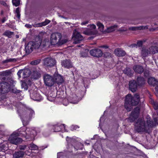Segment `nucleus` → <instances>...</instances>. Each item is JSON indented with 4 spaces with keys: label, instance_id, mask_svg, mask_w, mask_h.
<instances>
[{
    "label": "nucleus",
    "instance_id": "obj_1",
    "mask_svg": "<svg viewBox=\"0 0 158 158\" xmlns=\"http://www.w3.org/2000/svg\"><path fill=\"white\" fill-rule=\"evenodd\" d=\"M139 101L140 97L138 94H135L134 97L131 94H128L126 97L125 108L128 111H130L132 109V106L137 105Z\"/></svg>",
    "mask_w": 158,
    "mask_h": 158
},
{
    "label": "nucleus",
    "instance_id": "obj_2",
    "mask_svg": "<svg viewBox=\"0 0 158 158\" xmlns=\"http://www.w3.org/2000/svg\"><path fill=\"white\" fill-rule=\"evenodd\" d=\"M149 122H151L149 120ZM148 125H146L145 121L143 118H139L136 121L135 124V131L138 133L143 132L147 133L149 129V125L151 123L147 120Z\"/></svg>",
    "mask_w": 158,
    "mask_h": 158
},
{
    "label": "nucleus",
    "instance_id": "obj_3",
    "mask_svg": "<svg viewBox=\"0 0 158 158\" xmlns=\"http://www.w3.org/2000/svg\"><path fill=\"white\" fill-rule=\"evenodd\" d=\"M41 40L39 38L34 41L29 42L25 47V50L27 54L31 53L34 49H38L40 47Z\"/></svg>",
    "mask_w": 158,
    "mask_h": 158
},
{
    "label": "nucleus",
    "instance_id": "obj_4",
    "mask_svg": "<svg viewBox=\"0 0 158 158\" xmlns=\"http://www.w3.org/2000/svg\"><path fill=\"white\" fill-rule=\"evenodd\" d=\"M61 37V35L60 33H56L52 34L51 35L50 39L51 44L54 45L57 44L61 45L66 43L67 40L66 39L62 40L60 41Z\"/></svg>",
    "mask_w": 158,
    "mask_h": 158
},
{
    "label": "nucleus",
    "instance_id": "obj_5",
    "mask_svg": "<svg viewBox=\"0 0 158 158\" xmlns=\"http://www.w3.org/2000/svg\"><path fill=\"white\" fill-rule=\"evenodd\" d=\"M17 133H13L9 137L8 141L11 143L17 145L22 142V139L18 137Z\"/></svg>",
    "mask_w": 158,
    "mask_h": 158
},
{
    "label": "nucleus",
    "instance_id": "obj_6",
    "mask_svg": "<svg viewBox=\"0 0 158 158\" xmlns=\"http://www.w3.org/2000/svg\"><path fill=\"white\" fill-rule=\"evenodd\" d=\"M10 84L9 82L2 81L0 83V93L5 94L9 91Z\"/></svg>",
    "mask_w": 158,
    "mask_h": 158
},
{
    "label": "nucleus",
    "instance_id": "obj_7",
    "mask_svg": "<svg viewBox=\"0 0 158 158\" xmlns=\"http://www.w3.org/2000/svg\"><path fill=\"white\" fill-rule=\"evenodd\" d=\"M140 109L139 107H135L132 111L128 118L129 121L130 122H133L138 117Z\"/></svg>",
    "mask_w": 158,
    "mask_h": 158
},
{
    "label": "nucleus",
    "instance_id": "obj_8",
    "mask_svg": "<svg viewBox=\"0 0 158 158\" xmlns=\"http://www.w3.org/2000/svg\"><path fill=\"white\" fill-rule=\"evenodd\" d=\"M44 79L45 85L48 86H51L54 83V80L50 75L46 74L44 76Z\"/></svg>",
    "mask_w": 158,
    "mask_h": 158
},
{
    "label": "nucleus",
    "instance_id": "obj_9",
    "mask_svg": "<svg viewBox=\"0 0 158 158\" xmlns=\"http://www.w3.org/2000/svg\"><path fill=\"white\" fill-rule=\"evenodd\" d=\"M11 73V72L9 70H6L0 74V79L2 81H6L9 82L10 80V77L8 76Z\"/></svg>",
    "mask_w": 158,
    "mask_h": 158
},
{
    "label": "nucleus",
    "instance_id": "obj_10",
    "mask_svg": "<svg viewBox=\"0 0 158 158\" xmlns=\"http://www.w3.org/2000/svg\"><path fill=\"white\" fill-rule=\"evenodd\" d=\"M73 38L74 40L73 43L75 44L80 43L83 40V37L78 32L75 31L73 33Z\"/></svg>",
    "mask_w": 158,
    "mask_h": 158
},
{
    "label": "nucleus",
    "instance_id": "obj_11",
    "mask_svg": "<svg viewBox=\"0 0 158 158\" xmlns=\"http://www.w3.org/2000/svg\"><path fill=\"white\" fill-rule=\"evenodd\" d=\"M89 53L92 56L97 57H101L102 55V52L99 49L96 48L90 50Z\"/></svg>",
    "mask_w": 158,
    "mask_h": 158
},
{
    "label": "nucleus",
    "instance_id": "obj_12",
    "mask_svg": "<svg viewBox=\"0 0 158 158\" xmlns=\"http://www.w3.org/2000/svg\"><path fill=\"white\" fill-rule=\"evenodd\" d=\"M44 64L46 67H51L54 65L55 61L51 57H47L44 60Z\"/></svg>",
    "mask_w": 158,
    "mask_h": 158
},
{
    "label": "nucleus",
    "instance_id": "obj_13",
    "mask_svg": "<svg viewBox=\"0 0 158 158\" xmlns=\"http://www.w3.org/2000/svg\"><path fill=\"white\" fill-rule=\"evenodd\" d=\"M137 82L135 80L130 81L129 83V89L133 92H135L137 89Z\"/></svg>",
    "mask_w": 158,
    "mask_h": 158
},
{
    "label": "nucleus",
    "instance_id": "obj_14",
    "mask_svg": "<svg viewBox=\"0 0 158 158\" xmlns=\"http://www.w3.org/2000/svg\"><path fill=\"white\" fill-rule=\"evenodd\" d=\"M35 131L33 130H27L26 131H23V133H22L23 136L26 138V139L29 138V137L31 138L33 137L35 135H34V133L35 132Z\"/></svg>",
    "mask_w": 158,
    "mask_h": 158
},
{
    "label": "nucleus",
    "instance_id": "obj_15",
    "mask_svg": "<svg viewBox=\"0 0 158 158\" xmlns=\"http://www.w3.org/2000/svg\"><path fill=\"white\" fill-rule=\"evenodd\" d=\"M61 65L64 68L69 69L73 67L72 64L69 60H63L61 62Z\"/></svg>",
    "mask_w": 158,
    "mask_h": 158
},
{
    "label": "nucleus",
    "instance_id": "obj_16",
    "mask_svg": "<svg viewBox=\"0 0 158 158\" xmlns=\"http://www.w3.org/2000/svg\"><path fill=\"white\" fill-rule=\"evenodd\" d=\"M114 53L115 55L118 56H123L126 54L125 51L121 48L115 49L114 51Z\"/></svg>",
    "mask_w": 158,
    "mask_h": 158
},
{
    "label": "nucleus",
    "instance_id": "obj_17",
    "mask_svg": "<svg viewBox=\"0 0 158 158\" xmlns=\"http://www.w3.org/2000/svg\"><path fill=\"white\" fill-rule=\"evenodd\" d=\"M83 33L87 35H94L97 33V31L96 30H94L92 29L87 28L83 31Z\"/></svg>",
    "mask_w": 158,
    "mask_h": 158
},
{
    "label": "nucleus",
    "instance_id": "obj_18",
    "mask_svg": "<svg viewBox=\"0 0 158 158\" xmlns=\"http://www.w3.org/2000/svg\"><path fill=\"white\" fill-rule=\"evenodd\" d=\"M133 69L135 72L139 74L142 73L144 71L143 68L139 65H135L133 67Z\"/></svg>",
    "mask_w": 158,
    "mask_h": 158
},
{
    "label": "nucleus",
    "instance_id": "obj_19",
    "mask_svg": "<svg viewBox=\"0 0 158 158\" xmlns=\"http://www.w3.org/2000/svg\"><path fill=\"white\" fill-rule=\"evenodd\" d=\"M30 97L34 100L39 101L41 96L39 93L35 91L30 93Z\"/></svg>",
    "mask_w": 158,
    "mask_h": 158
},
{
    "label": "nucleus",
    "instance_id": "obj_20",
    "mask_svg": "<svg viewBox=\"0 0 158 158\" xmlns=\"http://www.w3.org/2000/svg\"><path fill=\"white\" fill-rule=\"evenodd\" d=\"M53 79L54 80V82L58 84L62 83L64 81L63 77L60 75H57L55 76Z\"/></svg>",
    "mask_w": 158,
    "mask_h": 158
},
{
    "label": "nucleus",
    "instance_id": "obj_21",
    "mask_svg": "<svg viewBox=\"0 0 158 158\" xmlns=\"http://www.w3.org/2000/svg\"><path fill=\"white\" fill-rule=\"evenodd\" d=\"M50 21L48 19H46L44 21L39 23L37 24L34 25L33 26L34 27H42L43 26H45L48 24L50 22Z\"/></svg>",
    "mask_w": 158,
    "mask_h": 158
},
{
    "label": "nucleus",
    "instance_id": "obj_22",
    "mask_svg": "<svg viewBox=\"0 0 158 158\" xmlns=\"http://www.w3.org/2000/svg\"><path fill=\"white\" fill-rule=\"evenodd\" d=\"M148 29V26H140L139 27H133L129 28V30L132 31Z\"/></svg>",
    "mask_w": 158,
    "mask_h": 158
},
{
    "label": "nucleus",
    "instance_id": "obj_23",
    "mask_svg": "<svg viewBox=\"0 0 158 158\" xmlns=\"http://www.w3.org/2000/svg\"><path fill=\"white\" fill-rule=\"evenodd\" d=\"M150 54L149 50L145 48H143L141 50V54L142 57H145Z\"/></svg>",
    "mask_w": 158,
    "mask_h": 158
},
{
    "label": "nucleus",
    "instance_id": "obj_24",
    "mask_svg": "<svg viewBox=\"0 0 158 158\" xmlns=\"http://www.w3.org/2000/svg\"><path fill=\"white\" fill-rule=\"evenodd\" d=\"M41 71L40 69H36L33 71V76L35 79H37L41 76Z\"/></svg>",
    "mask_w": 158,
    "mask_h": 158
},
{
    "label": "nucleus",
    "instance_id": "obj_25",
    "mask_svg": "<svg viewBox=\"0 0 158 158\" xmlns=\"http://www.w3.org/2000/svg\"><path fill=\"white\" fill-rule=\"evenodd\" d=\"M24 154L23 152L19 151L15 152L13 155L14 158H21L23 157Z\"/></svg>",
    "mask_w": 158,
    "mask_h": 158
},
{
    "label": "nucleus",
    "instance_id": "obj_26",
    "mask_svg": "<svg viewBox=\"0 0 158 158\" xmlns=\"http://www.w3.org/2000/svg\"><path fill=\"white\" fill-rule=\"evenodd\" d=\"M137 82L138 85L141 86L145 84V80L143 77H139L137 78Z\"/></svg>",
    "mask_w": 158,
    "mask_h": 158
},
{
    "label": "nucleus",
    "instance_id": "obj_27",
    "mask_svg": "<svg viewBox=\"0 0 158 158\" xmlns=\"http://www.w3.org/2000/svg\"><path fill=\"white\" fill-rule=\"evenodd\" d=\"M23 77L25 78L29 77L31 74V71L29 69H26L23 70Z\"/></svg>",
    "mask_w": 158,
    "mask_h": 158
},
{
    "label": "nucleus",
    "instance_id": "obj_28",
    "mask_svg": "<svg viewBox=\"0 0 158 158\" xmlns=\"http://www.w3.org/2000/svg\"><path fill=\"white\" fill-rule=\"evenodd\" d=\"M150 54H155L158 52V47L156 46H152L149 48Z\"/></svg>",
    "mask_w": 158,
    "mask_h": 158
},
{
    "label": "nucleus",
    "instance_id": "obj_29",
    "mask_svg": "<svg viewBox=\"0 0 158 158\" xmlns=\"http://www.w3.org/2000/svg\"><path fill=\"white\" fill-rule=\"evenodd\" d=\"M124 73L128 76L131 77L133 75V72L131 69L129 68H127L123 70Z\"/></svg>",
    "mask_w": 158,
    "mask_h": 158
},
{
    "label": "nucleus",
    "instance_id": "obj_30",
    "mask_svg": "<svg viewBox=\"0 0 158 158\" xmlns=\"http://www.w3.org/2000/svg\"><path fill=\"white\" fill-rule=\"evenodd\" d=\"M65 127L64 124H63L60 126L56 125L55 126V128L54 129V131L58 132L60 131L62 129Z\"/></svg>",
    "mask_w": 158,
    "mask_h": 158
},
{
    "label": "nucleus",
    "instance_id": "obj_31",
    "mask_svg": "<svg viewBox=\"0 0 158 158\" xmlns=\"http://www.w3.org/2000/svg\"><path fill=\"white\" fill-rule=\"evenodd\" d=\"M49 42L47 40H45L43 41L41 40L40 47L42 48L45 47L49 44Z\"/></svg>",
    "mask_w": 158,
    "mask_h": 158
},
{
    "label": "nucleus",
    "instance_id": "obj_32",
    "mask_svg": "<svg viewBox=\"0 0 158 158\" xmlns=\"http://www.w3.org/2000/svg\"><path fill=\"white\" fill-rule=\"evenodd\" d=\"M18 58H10L9 59H7L4 60L3 61V63H6L9 62H15L18 60Z\"/></svg>",
    "mask_w": 158,
    "mask_h": 158
},
{
    "label": "nucleus",
    "instance_id": "obj_33",
    "mask_svg": "<svg viewBox=\"0 0 158 158\" xmlns=\"http://www.w3.org/2000/svg\"><path fill=\"white\" fill-rule=\"evenodd\" d=\"M97 26L98 27V28L99 30L101 32L103 31L104 28V25L99 22H98L96 24Z\"/></svg>",
    "mask_w": 158,
    "mask_h": 158
},
{
    "label": "nucleus",
    "instance_id": "obj_34",
    "mask_svg": "<svg viewBox=\"0 0 158 158\" xmlns=\"http://www.w3.org/2000/svg\"><path fill=\"white\" fill-rule=\"evenodd\" d=\"M117 27V25H114L113 26L107 28V31L108 32H111L115 30V28Z\"/></svg>",
    "mask_w": 158,
    "mask_h": 158
},
{
    "label": "nucleus",
    "instance_id": "obj_35",
    "mask_svg": "<svg viewBox=\"0 0 158 158\" xmlns=\"http://www.w3.org/2000/svg\"><path fill=\"white\" fill-rule=\"evenodd\" d=\"M148 82L149 84L152 85H154L156 83L155 79L152 77L148 78Z\"/></svg>",
    "mask_w": 158,
    "mask_h": 158
},
{
    "label": "nucleus",
    "instance_id": "obj_36",
    "mask_svg": "<svg viewBox=\"0 0 158 158\" xmlns=\"http://www.w3.org/2000/svg\"><path fill=\"white\" fill-rule=\"evenodd\" d=\"M14 34L13 32H12L9 31H6L3 34V35L7 36L9 38H11V36Z\"/></svg>",
    "mask_w": 158,
    "mask_h": 158
},
{
    "label": "nucleus",
    "instance_id": "obj_37",
    "mask_svg": "<svg viewBox=\"0 0 158 158\" xmlns=\"http://www.w3.org/2000/svg\"><path fill=\"white\" fill-rule=\"evenodd\" d=\"M20 2V0H12L13 5L16 7L19 6Z\"/></svg>",
    "mask_w": 158,
    "mask_h": 158
},
{
    "label": "nucleus",
    "instance_id": "obj_38",
    "mask_svg": "<svg viewBox=\"0 0 158 158\" xmlns=\"http://www.w3.org/2000/svg\"><path fill=\"white\" fill-rule=\"evenodd\" d=\"M89 51V50L86 49H84L81 52V55L82 56L85 57L87 55V53Z\"/></svg>",
    "mask_w": 158,
    "mask_h": 158
},
{
    "label": "nucleus",
    "instance_id": "obj_39",
    "mask_svg": "<svg viewBox=\"0 0 158 158\" xmlns=\"http://www.w3.org/2000/svg\"><path fill=\"white\" fill-rule=\"evenodd\" d=\"M40 61L41 60L38 59L31 61L30 64L31 65H37L39 64Z\"/></svg>",
    "mask_w": 158,
    "mask_h": 158
},
{
    "label": "nucleus",
    "instance_id": "obj_40",
    "mask_svg": "<svg viewBox=\"0 0 158 158\" xmlns=\"http://www.w3.org/2000/svg\"><path fill=\"white\" fill-rule=\"evenodd\" d=\"M22 87L23 88L24 90H27L28 89V86L27 83L24 82H23L22 83Z\"/></svg>",
    "mask_w": 158,
    "mask_h": 158
},
{
    "label": "nucleus",
    "instance_id": "obj_41",
    "mask_svg": "<svg viewBox=\"0 0 158 158\" xmlns=\"http://www.w3.org/2000/svg\"><path fill=\"white\" fill-rule=\"evenodd\" d=\"M30 147L31 148V150H35L38 149L37 146L34 144H30Z\"/></svg>",
    "mask_w": 158,
    "mask_h": 158
},
{
    "label": "nucleus",
    "instance_id": "obj_42",
    "mask_svg": "<svg viewBox=\"0 0 158 158\" xmlns=\"http://www.w3.org/2000/svg\"><path fill=\"white\" fill-rule=\"evenodd\" d=\"M154 108L155 110H157V113L158 115V104L156 102H154L153 104Z\"/></svg>",
    "mask_w": 158,
    "mask_h": 158
},
{
    "label": "nucleus",
    "instance_id": "obj_43",
    "mask_svg": "<svg viewBox=\"0 0 158 158\" xmlns=\"http://www.w3.org/2000/svg\"><path fill=\"white\" fill-rule=\"evenodd\" d=\"M66 140L69 143H70L71 144L72 143H71V142L72 141H73L74 139H72L70 138L69 137H67L66 138Z\"/></svg>",
    "mask_w": 158,
    "mask_h": 158
},
{
    "label": "nucleus",
    "instance_id": "obj_44",
    "mask_svg": "<svg viewBox=\"0 0 158 158\" xmlns=\"http://www.w3.org/2000/svg\"><path fill=\"white\" fill-rule=\"evenodd\" d=\"M23 70L22 69L19 70L17 73V75L18 76L19 78H20L21 77V74H23Z\"/></svg>",
    "mask_w": 158,
    "mask_h": 158
},
{
    "label": "nucleus",
    "instance_id": "obj_45",
    "mask_svg": "<svg viewBox=\"0 0 158 158\" xmlns=\"http://www.w3.org/2000/svg\"><path fill=\"white\" fill-rule=\"evenodd\" d=\"M90 29H92L94 30H95V29L96 28V26L94 24H91L90 25Z\"/></svg>",
    "mask_w": 158,
    "mask_h": 158
},
{
    "label": "nucleus",
    "instance_id": "obj_46",
    "mask_svg": "<svg viewBox=\"0 0 158 158\" xmlns=\"http://www.w3.org/2000/svg\"><path fill=\"white\" fill-rule=\"evenodd\" d=\"M26 145H20L19 146V149L22 150H24L26 148Z\"/></svg>",
    "mask_w": 158,
    "mask_h": 158
},
{
    "label": "nucleus",
    "instance_id": "obj_47",
    "mask_svg": "<svg viewBox=\"0 0 158 158\" xmlns=\"http://www.w3.org/2000/svg\"><path fill=\"white\" fill-rule=\"evenodd\" d=\"M142 42L141 41H139L137 42V46L138 45L139 47H141L142 45Z\"/></svg>",
    "mask_w": 158,
    "mask_h": 158
},
{
    "label": "nucleus",
    "instance_id": "obj_48",
    "mask_svg": "<svg viewBox=\"0 0 158 158\" xmlns=\"http://www.w3.org/2000/svg\"><path fill=\"white\" fill-rule=\"evenodd\" d=\"M149 71L148 70H146L144 71V76L147 77L149 75Z\"/></svg>",
    "mask_w": 158,
    "mask_h": 158
},
{
    "label": "nucleus",
    "instance_id": "obj_49",
    "mask_svg": "<svg viewBox=\"0 0 158 158\" xmlns=\"http://www.w3.org/2000/svg\"><path fill=\"white\" fill-rule=\"evenodd\" d=\"M30 113L29 115L30 117H31L32 116V115L34 113V111L32 110H29L28 113Z\"/></svg>",
    "mask_w": 158,
    "mask_h": 158
},
{
    "label": "nucleus",
    "instance_id": "obj_50",
    "mask_svg": "<svg viewBox=\"0 0 158 158\" xmlns=\"http://www.w3.org/2000/svg\"><path fill=\"white\" fill-rule=\"evenodd\" d=\"M129 47H131L132 48H137V44H133L131 45Z\"/></svg>",
    "mask_w": 158,
    "mask_h": 158
},
{
    "label": "nucleus",
    "instance_id": "obj_51",
    "mask_svg": "<svg viewBox=\"0 0 158 158\" xmlns=\"http://www.w3.org/2000/svg\"><path fill=\"white\" fill-rule=\"evenodd\" d=\"M13 92L15 93H19L20 92V90H15V89H13Z\"/></svg>",
    "mask_w": 158,
    "mask_h": 158
},
{
    "label": "nucleus",
    "instance_id": "obj_52",
    "mask_svg": "<svg viewBox=\"0 0 158 158\" xmlns=\"http://www.w3.org/2000/svg\"><path fill=\"white\" fill-rule=\"evenodd\" d=\"M25 27L28 28H31L32 27V26L31 25L28 24H26L25 25Z\"/></svg>",
    "mask_w": 158,
    "mask_h": 158
},
{
    "label": "nucleus",
    "instance_id": "obj_53",
    "mask_svg": "<svg viewBox=\"0 0 158 158\" xmlns=\"http://www.w3.org/2000/svg\"><path fill=\"white\" fill-rule=\"evenodd\" d=\"M0 4L4 6L7 5L6 3L3 1H0Z\"/></svg>",
    "mask_w": 158,
    "mask_h": 158
},
{
    "label": "nucleus",
    "instance_id": "obj_54",
    "mask_svg": "<svg viewBox=\"0 0 158 158\" xmlns=\"http://www.w3.org/2000/svg\"><path fill=\"white\" fill-rule=\"evenodd\" d=\"M88 23V21H85L81 23V24L82 25H85Z\"/></svg>",
    "mask_w": 158,
    "mask_h": 158
},
{
    "label": "nucleus",
    "instance_id": "obj_55",
    "mask_svg": "<svg viewBox=\"0 0 158 158\" xmlns=\"http://www.w3.org/2000/svg\"><path fill=\"white\" fill-rule=\"evenodd\" d=\"M16 14L20 13L19 8V7H18L16 9Z\"/></svg>",
    "mask_w": 158,
    "mask_h": 158
},
{
    "label": "nucleus",
    "instance_id": "obj_56",
    "mask_svg": "<svg viewBox=\"0 0 158 158\" xmlns=\"http://www.w3.org/2000/svg\"><path fill=\"white\" fill-rule=\"evenodd\" d=\"M6 20L5 17H4L2 19V23H4L5 21Z\"/></svg>",
    "mask_w": 158,
    "mask_h": 158
},
{
    "label": "nucleus",
    "instance_id": "obj_57",
    "mask_svg": "<svg viewBox=\"0 0 158 158\" xmlns=\"http://www.w3.org/2000/svg\"><path fill=\"white\" fill-rule=\"evenodd\" d=\"M17 17L19 19L20 16V13H17Z\"/></svg>",
    "mask_w": 158,
    "mask_h": 158
},
{
    "label": "nucleus",
    "instance_id": "obj_58",
    "mask_svg": "<svg viewBox=\"0 0 158 158\" xmlns=\"http://www.w3.org/2000/svg\"><path fill=\"white\" fill-rule=\"evenodd\" d=\"M101 47L102 48H108V46H106V45H103V46H101Z\"/></svg>",
    "mask_w": 158,
    "mask_h": 158
},
{
    "label": "nucleus",
    "instance_id": "obj_59",
    "mask_svg": "<svg viewBox=\"0 0 158 158\" xmlns=\"http://www.w3.org/2000/svg\"><path fill=\"white\" fill-rule=\"evenodd\" d=\"M154 121L156 123L157 121V119L156 118H154Z\"/></svg>",
    "mask_w": 158,
    "mask_h": 158
},
{
    "label": "nucleus",
    "instance_id": "obj_60",
    "mask_svg": "<svg viewBox=\"0 0 158 158\" xmlns=\"http://www.w3.org/2000/svg\"><path fill=\"white\" fill-rule=\"evenodd\" d=\"M156 91L158 93V85L155 88Z\"/></svg>",
    "mask_w": 158,
    "mask_h": 158
},
{
    "label": "nucleus",
    "instance_id": "obj_61",
    "mask_svg": "<svg viewBox=\"0 0 158 158\" xmlns=\"http://www.w3.org/2000/svg\"><path fill=\"white\" fill-rule=\"evenodd\" d=\"M74 127L75 128V129L77 128H79V127L77 126H75Z\"/></svg>",
    "mask_w": 158,
    "mask_h": 158
},
{
    "label": "nucleus",
    "instance_id": "obj_62",
    "mask_svg": "<svg viewBox=\"0 0 158 158\" xmlns=\"http://www.w3.org/2000/svg\"><path fill=\"white\" fill-rule=\"evenodd\" d=\"M3 14V12L2 11V12H1V15H2Z\"/></svg>",
    "mask_w": 158,
    "mask_h": 158
},
{
    "label": "nucleus",
    "instance_id": "obj_63",
    "mask_svg": "<svg viewBox=\"0 0 158 158\" xmlns=\"http://www.w3.org/2000/svg\"><path fill=\"white\" fill-rule=\"evenodd\" d=\"M77 46H78V47H80V45H77Z\"/></svg>",
    "mask_w": 158,
    "mask_h": 158
},
{
    "label": "nucleus",
    "instance_id": "obj_64",
    "mask_svg": "<svg viewBox=\"0 0 158 158\" xmlns=\"http://www.w3.org/2000/svg\"><path fill=\"white\" fill-rule=\"evenodd\" d=\"M122 31H126V30H121Z\"/></svg>",
    "mask_w": 158,
    "mask_h": 158
}]
</instances>
